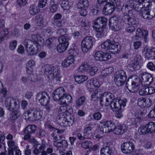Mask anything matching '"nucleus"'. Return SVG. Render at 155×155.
<instances>
[{
    "mask_svg": "<svg viewBox=\"0 0 155 155\" xmlns=\"http://www.w3.org/2000/svg\"><path fill=\"white\" fill-rule=\"evenodd\" d=\"M46 134V133L45 130L42 129L40 130L37 134L38 137L40 138H41L45 137Z\"/></svg>",
    "mask_w": 155,
    "mask_h": 155,
    "instance_id": "63",
    "label": "nucleus"
},
{
    "mask_svg": "<svg viewBox=\"0 0 155 155\" xmlns=\"http://www.w3.org/2000/svg\"><path fill=\"white\" fill-rule=\"evenodd\" d=\"M30 109H29L26 112V113H24L23 115V117L24 119L26 120H28L29 121H31L30 119L29 116H32V114L29 113Z\"/></svg>",
    "mask_w": 155,
    "mask_h": 155,
    "instance_id": "60",
    "label": "nucleus"
},
{
    "mask_svg": "<svg viewBox=\"0 0 155 155\" xmlns=\"http://www.w3.org/2000/svg\"><path fill=\"white\" fill-rule=\"evenodd\" d=\"M92 128V124H88L84 130L83 133L85 136H87V137H88V136L91 134V130Z\"/></svg>",
    "mask_w": 155,
    "mask_h": 155,
    "instance_id": "40",
    "label": "nucleus"
},
{
    "mask_svg": "<svg viewBox=\"0 0 155 155\" xmlns=\"http://www.w3.org/2000/svg\"><path fill=\"white\" fill-rule=\"evenodd\" d=\"M101 61H107L111 58V55L108 53L103 52Z\"/></svg>",
    "mask_w": 155,
    "mask_h": 155,
    "instance_id": "57",
    "label": "nucleus"
},
{
    "mask_svg": "<svg viewBox=\"0 0 155 155\" xmlns=\"http://www.w3.org/2000/svg\"><path fill=\"white\" fill-rule=\"evenodd\" d=\"M35 64V62L33 60L29 61L26 65V69L27 73L30 74L33 71V67Z\"/></svg>",
    "mask_w": 155,
    "mask_h": 155,
    "instance_id": "30",
    "label": "nucleus"
},
{
    "mask_svg": "<svg viewBox=\"0 0 155 155\" xmlns=\"http://www.w3.org/2000/svg\"><path fill=\"white\" fill-rule=\"evenodd\" d=\"M85 98L84 96L79 98L77 101L76 105L77 107H80L85 102Z\"/></svg>",
    "mask_w": 155,
    "mask_h": 155,
    "instance_id": "48",
    "label": "nucleus"
},
{
    "mask_svg": "<svg viewBox=\"0 0 155 155\" xmlns=\"http://www.w3.org/2000/svg\"><path fill=\"white\" fill-rule=\"evenodd\" d=\"M134 149V144L131 142L124 143L122 144L121 146V151L125 154L130 153L133 151Z\"/></svg>",
    "mask_w": 155,
    "mask_h": 155,
    "instance_id": "18",
    "label": "nucleus"
},
{
    "mask_svg": "<svg viewBox=\"0 0 155 155\" xmlns=\"http://www.w3.org/2000/svg\"><path fill=\"white\" fill-rule=\"evenodd\" d=\"M108 20L105 17H99L95 20L93 27L97 31L96 36L97 38H100L104 35V31Z\"/></svg>",
    "mask_w": 155,
    "mask_h": 155,
    "instance_id": "1",
    "label": "nucleus"
},
{
    "mask_svg": "<svg viewBox=\"0 0 155 155\" xmlns=\"http://www.w3.org/2000/svg\"><path fill=\"white\" fill-rule=\"evenodd\" d=\"M93 39L90 36L85 38L81 42V48L83 52L86 53L93 46Z\"/></svg>",
    "mask_w": 155,
    "mask_h": 155,
    "instance_id": "13",
    "label": "nucleus"
},
{
    "mask_svg": "<svg viewBox=\"0 0 155 155\" xmlns=\"http://www.w3.org/2000/svg\"><path fill=\"white\" fill-rule=\"evenodd\" d=\"M149 134L155 133V122H150L147 124Z\"/></svg>",
    "mask_w": 155,
    "mask_h": 155,
    "instance_id": "39",
    "label": "nucleus"
},
{
    "mask_svg": "<svg viewBox=\"0 0 155 155\" xmlns=\"http://www.w3.org/2000/svg\"><path fill=\"white\" fill-rule=\"evenodd\" d=\"M137 23H135V24H129L128 23V22H124L126 23V24L128 25V26L127 27V28H126V30L127 32L128 33H132L133 32H134L135 30V27L134 26L135 25H137L138 22L136 21Z\"/></svg>",
    "mask_w": 155,
    "mask_h": 155,
    "instance_id": "33",
    "label": "nucleus"
},
{
    "mask_svg": "<svg viewBox=\"0 0 155 155\" xmlns=\"http://www.w3.org/2000/svg\"><path fill=\"white\" fill-rule=\"evenodd\" d=\"M112 151L111 147L108 146H105L101 149L100 155H110Z\"/></svg>",
    "mask_w": 155,
    "mask_h": 155,
    "instance_id": "31",
    "label": "nucleus"
},
{
    "mask_svg": "<svg viewBox=\"0 0 155 155\" xmlns=\"http://www.w3.org/2000/svg\"><path fill=\"white\" fill-rule=\"evenodd\" d=\"M127 130V128L124 125H120L116 127L114 124V127L111 131L117 135H119L123 134Z\"/></svg>",
    "mask_w": 155,
    "mask_h": 155,
    "instance_id": "24",
    "label": "nucleus"
},
{
    "mask_svg": "<svg viewBox=\"0 0 155 155\" xmlns=\"http://www.w3.org/2000/svg\"><path fill=\"white\" fill-rule=\"evenodd\" d=\"M49 94L46 92H40L37 94L36 100H38L42 105L45 106L46 109L48 110H50L51 107L49 104Z\"/></svg>",
    "mask_w": 155,
    "mask_h": 155,
    "instance_id": "4",
    "label": "nucleus"
},
{
    "mask_svg": "<svg viewBox=\"0 0 155 155\" xmlns=\"http://www.w3.org/2000/svg\"><path fill=\"white\" fill-rule=\"evenodd\" d=\"M141 79L142 82L144 85H149L153 81V78L152 75L146 72H143L140 74Z\"/></svg>",
    "mask_w": 155,
    "mask_h": 155,
    "instance_id": "17",
    "label": "nucleus"
},
{
    "mask_svg": "<svg viewBox=\"0 0 155 155\" xmlns=\"http://www.w3.org/2000/svg\"><path fill=\"white\" fill-rule=\"evenodd\" d=\"M74 61V56L70 55L67 57L62 63V65L64 67L66 68L73 63Z\"/></svg>",
    "mask_w": 155,
    "mask_h": 155,
    "instance_id": "25",
    "label": "nucleus"
},
{
    "mask_svg": "<svg viewBox=\"0 0 155 155\" xmlns=\"http://www.w3.org/2000/svg\"><path fill=\"white\" fill-rule=\"evenodd\" d=\"M10 114V119L11 121H15L21 115L20 112L18 110H14Z\"/></svg>",
    "mask_w": 155,
    "mask_h": 155,
    "instance_id": "37",
    "label": "nucleus"
},
{
    "mask_svg": "<svg viewBox=\"0 0 155 155\" xmlns=\"http://www.w3.org/2000/svg\"><path fill=\"white\" fill-rule=\"evenodd\" d=\"M35 20L36 21L38 25L41 26L43 25L44 19L42 17L40 16L37 17L35 19Z\"/></svg>",
    "mask_w": 155,
    "mask_h": 155,
    "instance_id": "61",
    "label": "nucleus"
},
{
    "mask_svg": "<svg viewBox=\"0 0 155 155\" xmlns=\"http://www.w3.org/2000/svg\"><path fill=\"white\" fill-rule=\"evenodd\" d=\"M142 16L145 19L150 20L155 15V13L151 12L150 10L146 8H141Z\"/></svg>",
    "mask_w": 155,
    "mask_h": 155,
    "instance_id": "22",
    "label": "nucleus"
},
{
    "mask_svg": "<svg viewBox=\"0 0 155 155\" xmlns=\"http://www.w3.org/2000/svg\"><path fill=\"white\" fill-rule=\"evenodd\" d=\"M109 25L111 29L114 31H118L122 29L124 27V23L119 22Z\"/></svg>",
    "mask_w": 155,
    "mask_h": 155,
    "instance_id": "26",
    "label": "nucleus"
},
{
    "mask_svg": "<svg viewBox=\"0 0 155 155\" xmlns=\"http://www.w3.org/2000/svg\"><path fill=\"white\" fill-rule=\"evenodd\" d=\"M18 101L12 97L6 98L5 101V105L9 111H13L18 106Z\"/></svg>",
    "mask_w": 155,
    "mask_h": 155,
    "instance_id": "14",
    "label": "nucleus"
},
{
    "mask_svg": "<svg viewBox=\"0 0 155 155\" xmlns=\"http://www.w3.org/2000/svg\"><path fill=\"white\" fill-rule=\"evenodd\" d=\"M99 97L98 92L96 91L92 93L91 100L94 101H98Z\"/></svg>",
    "mask_w": 155,
    "mask_h": 155,
    "instance_id": "50",
    "label": "nucleus"
},
{
    "mask_svg": "<svg viewBox=\"0 0 155 155\" xmlns=\"http://www.w3.org/2000/svg\"><path fill=\"white\" fill-rule=\"evenodd\" d=\"M147 90L148 94H152L154 93L155 92V88L154 87L152 86L147 87Z\"/></svg>",
    "mask_w": 155,
    "mask_h": 155,
    "instance_id": "64",
    "label": "nucleus"
},
{
    "mask_svg": "<svg viewBox=\"0 0 155 155\" xmlns=\"http://www.w3.org/2000/svg\"><path fill=\"white\" fill-rule=\"evenodd\" d=\"M68 38L65 36H62L59 37L58 40L59 44H65L69 45Z\"/></svg>",
    "mask_w": 155,
    "mask_h": 155,
    "instance_id": "45",
    "label": "nucleus"
},
{
    "mask_svg": "<svg viewBox=\"0 0 155 155\" xmlns=\"http://www.w3.org/2000/svg\"><path fill=\"white\" fill-rule=\"evenodd\" d=\"M89 70V74L91 76H94L98 70V68L97 67H91Z\"/></svg>",
    "mask_w": 155,
    "mask_h": 155,
    "instance_id": "55",
    "label": "nucleus"
},
{
    "mask_svg": "<svg viewBox=\"0 0 155 155\" xmlns=\"http://www.w3.org/2000/svg\"><path fill=\"white\" fill-rule=\"evenodd\" d=\"M114 127V124L111 121L101 122L99 125L101 131L103 133H107L111 131Z\"/></svg>",
    "mask_w": 155,
    "mask_h": 155,
    "instance_id": "15",
    "label": "nucleus"
},
{
    "mask_svg": "<svg viewBox=\"0 0 155 155\" xmlns=\"http://www.w3.org/2000/svg\"><path fill=\"white\" fill-rule=\"evenodd\" d=\"M126 105V101L120 99L119 98L115 99L114 98L110 104L111 109L113 111L123 110L122 107H124Z\"/></svg>",
    "mask_w": 155,
    "mask_h": 155,
    "instance_id": "11",
    "label": "nucleus"
},
{
    "mask_svg": "<svg viewBox=\"0 0 155 155\" xmlns=\"http://www.w3.org/2000/svg\"><path fill=\"white\" fill-rule=\"evenodd\" d=\"M29 113L32 114V116H29L30 120L31 121H36L40 120L42 117V111L39 109L35 108H30Z\"/></svg>",
    "mask_w": 155,
    "mask_h": 155,
    "instance_id": "16",
    "label": "nucleus"
},
{
    "mask_svg": "<svg viewBox=\"0 0 155 155\" xmlns=\"http://www.w3.org/2000/svg\"><path fill=\"white\" fill-rule=\"evenodd\" d=\"M103 52L99 51L96 52L94 54L95 59L97 61H101Z\"/></svg>",
    "mask_w": 155,
    "mask_h": 155,
    "instance_id": "51",
    "label": "nucleus"
},
{
    "mask_svg": "<svg viewBox=\"0 0 155 155\" xmlns=\"http://www.w3.org/2000/svg\"><path fill=\"white\" fill-rule=\"evenodd\" d=\"M66 92L64 88L62 87H59L54 91L53 94V97L54 100L56 101L59 100L61 101Z\"/></svg>",
    "mask_w": 155,
    "mask_h": 155,
    "instance_id": "19",
    "label": "nucleus"
},
{
    "mask_svg": "<svg viewBox=\"0 0 155 155\" xmlns=\"http://www.w3.org/2000/svg\"><path fill=\"white\" fill-rule=\"evenodd\" d=\"M139 93L140 95L144 96L148 95L147 87L143 86V88L139 91Z\"/></svg>",
    "mask_w": 155,
    "mask_h": 155,
    "instance_id": "56",
    "label": "nucleus"
},
{
    "mask_svg": "<svg viewBox=\"0 0 155 155\" xmlns=\"http://www.w3.org/2000/svg\"><path fill=\"white\" fill-rule=\"evenodd\" d=\"M69 106L67 105H64L61 106L60 107L58 111L60 112V113H61L62 114H61V116H62V115L64 114H68V107Z\"/></svg>",
    "mask_w": 155,
    "mask_h": 155,
    "instance_id": "44",
    "label": "nucleus"
},
{
    "mask_svg": "<svg viewBox=\"0 0 155 155\" xmlns=\"http://www.w3.org/2000/svg\"><path fill=\"white\" fill-rule=\"evenodd\" d=\"M61 6L64 9L68 10L69 9L71 5L69 4L68 1H63L61 4Z\"/></svg>",
    "mask_w": 155,
    "mask_h": 155,
    "instance_id": "47",
    "label": "nucleus"
},
{
    "mask_svg": "<svg viewBox=\"0 0 155 155\" xmlns=\"http://www.w3.org/2000/svg\"><path fill=\"white\" fill-rule=\"evenodd\" d=\"M143 31L140 28L137 29L136 35L132 37V39L133 40L138 39L139 38H142L143 37Z\"/></svg>",
    "mask_w": 155,
    "mask_h": 155,
    "instance_id": "34",
    "label": "nucleus"
},
{
    "mask_svg": "<svg viewBox=\"0 0 155 155\" xmlns=\"http://www.w3.org/2000/svg\"><path fill=\"white\" fill-rule=\"evenodd\" d=\"M40 11L38 7L35 5L30 6L29 9V13L31 15H34L38 13Z\"/></svg>",
    "mask_w": 155,
    "mask_h": 155,
    "instance_id": "38",
    "label": "nucleus"
},
{
    "mask_svg": "<svg viewBox=\"0 0 155 155\" xmlns=\"http://www.w3.org/2000/svg\"><path fill=\"white\" fill-rule=\"evenodd\" d=\"M8 32L7 29H4L3 30L1 31V41L4 40L3 38L8 34Z\"/></svg>",
    "mask_w": 155,
    "mask_h": 155,
    "instance_id": "58",
    "label": "nucleus"
},
{
    "mask_svg": "<svg viewBox=\"0 0 155 155\" xmlns=\"http://www.w3.org/2000/svg\"><path fill=\"white\" fill-rule=\"evenodd\" d=\"M148 131L147 124L141 126L138 130V132L140 134H149Z\"/></svg>",
    "mask_w": 155,
    "mask_h": 155,
    "instance_id": "36",
    "label": "nucleus"
},
{
    "mask_svg": "<svg viewBox=\"0 0 155 155\" xmlns=\"http://www.w3.org/2000/svg\"><path fill=\"white\" fill-rule=\"evenodd\" d=\"M87 79V76L85 75H77L74 77L75 81L78 84L81 83L86 81Z\"/></svg>",
    "mask_w": 155,
    "mask_h": 155,
    "instance_id": "32",
    "label": "nucleus"
},
{
    "mask_svg": "<svg viewBox=\"0 0 155 155\" xmlns=\"http://www.w3.org/2000/svg\"><path fill=\"white\" fill-rule=\"evenodd\" d=\"M8 144L9 147L10 149H17L18 147L15 145V142L13 140H10L8 142Z\"/></svg>",
    "mask_w": 155,
    "mask_h": 155,
    "instance_id": "52",
    "label": "nucleus"
},
{
    "mask_svg": "<svg viewBox=\"0 0 155 155\" xmlns=\"http://www.w3.org/2000/svg\"><path fill=\"white\" fill-rule=\"evenodd\" d=\"M69 45L67 44V43L65 44H59L57 46V50L60 53L64 52L65 51Z\"/></svg>",
    "mask_w": 155,
    "mask_h": 155,
    "instance_id": "35",
    "label": "nucleus"
},
{
    "mask_svg": "<svg viewBox=\"0 0 155 155\" xmlns=\"http://www.w3.org/2000/svg\"><path fill=\"white\" fill-rule=\"evenodd\" d=\"M60 147H67L68 143L66 140L64 139H58Z\"/></svg>",
    "mask_w": 155,
    "mask_h": 155,
    "instance_id": "53",
    "label": "nucleus"
},
{
    "mask_svg": "<svg viewBox=\"0 0 155 155\" xmlns=\"http://www.w3.org/2000/svg\"><path fill=\"white\" fill-rule=\"evenodd\" d=\"M81 145L82 148L86 149L91 148L92 144L91 142L89 141H86L82 142Z\"/></svg>",
    "mask_w": 155,
    "mask_h": 155,
    "instance_id": "42",
    "label": "nucleus"
},
{
    "mask_svg": "<svg viewBox=\"0 0 155 155\" xmlns=\"http://www.w3.org/2000/svg\"><path fill=\"white\" fill-rule=\"evenodd\" d=\"M91 66L87 63L84 62L78 69V71L79 72H86L90 70Z\"/></svg>",
    "mask_w": 155,
    "mask_h": 155,
    "instance_id": "28",
    "label": "nucleus"
},
{
    "mask_svg": "<svg viewBox=\"0 0 155 155\" xmlns=\"http://www.w3.org/2000/svg\"><path fill=\"white\" fill-rule=\"evenodd\" d=\"M115 0H109L103 6L102 12L105 15L112 14L115 10Z\"/></svg>",
    "mask_w": 155,
    "mask_h": 155,
    "instance_id": "12",
    "label": "nucleus"
},
{
    "mask_svg": "<svg viewBox=\"0 0 155 155\" xmlns=\"http://www.w3.org/2000/svg\"><path fill=\"white\" fill-rule=\"evenodd\" d=\"M121 11L123 15L122 17V19L124 22H128L130 24H134L137 23L136 20L134 17L133 18L130 17L132 15L134 9H132L130 5L126 4L123 6Z\"/></svg>",
    "mask_w": 155,
    "mask_h": 155,
    "instance_id": "2",
    "label": "nucleus"
},
{
    "mask_svg": "<svg viewBox=\"0 0 155 155\" xmlns=\"http://www.w3.org/2000/svg\"><path fill=\"white\" fill-rule=\"evenodd\" d=\"M146 67L150 71H155V65L152 62H148L147 64Z\"/></svg>",
    "mask_w": 155,
    "mask_h": 155,
    "instance_id": "49",
    "label": "nucleus"
},
{
    "mask_svg": "<svg viewBox=\"0 0 155 155\" xmlns=\"http://www.w3.org/2000/svg\"><path fill=\"white\" fill-rule=\"evenodd\" d=\"M134 114L135 117L131 118L130 123L133 125H137L141 121L144 114L143 111H139L135 112Z\"/></svg>",
    "mask_w": 155,
    "mask_h": 155,
    "instance_id": "21",
    "label": "nucleus"
},
{
    "mask_svg": "<svg viewBox=\"0 0 155 155\" xmlns=\"http://www.w3.org/2000/svg\"><path fill=\"white\" fill-rule=\"evenodd\" d=\"M32 40L31 41L33 42L34 44H36L38 45V41L40 40L41 38L39 35H33L31 36Z\"/></svg>",
    "mask_w": 155,
    "mask_h": 155,
    "instance_id": "46",
    "label": "nucleus"
},
{
    "mask_svg": "<svg viewBox=\"0 0 155 155\" xmlns=\"http://www.w3.org/2000/svg\"><path fill=\"white\" fill-rule=\"evenodd\" d=\"M45 73L49 79L57 81H61L62 77L60 75V71L57 67L47 65L45 66Z\"/></svg>",
    "mask_w": 155,
    "mask_h": 155,
    "instance_id": "3",
    "label": "nucleus"
},
{
    "mask_svg": "<svg viewBox=\"0 0 155 155\" xmlns=\"http://www.w3.org/2000/svg\"><path fill=\"white\" fill-rule=\"evenodd\" d=\"M89 5L88 0H80L77 4L78 8H87Z\"/></svg>",
    "mask_w": 155,
    "mask_h": 155,
    "instance_id": "29",
    "label": "nucleus"
},
{
    "mask_svg": "<svg viewBox=\"0 0 155 155\" xmlns=\"http://www.w3.org/2000/svg\"><path fill=\"white\" fill-rule=\"evenodd\" d=\"M86 87L88 89H89L90 91H91V90H92L94 88L92 80H89L87 81L86 85Z\"/></svg>",
    "mask_w": 155,
    "mask_h": 155,
    "instance_id": "54",
    "label": "nucleus"
},
{
    "mask_svg": "<svg viewBox=\"0 0 155 155\" xmlns=\"http://www.w3.org/2000/svg\"><path fill=\"white\" fill-rule=\"evenodd\" d=\"M37 128L36 126L35 125H29L25 128L24 133L25 134H30L34 133Z\"/></svg>",
    "mask_w": 155,
    "mask_h": 155,
    "instance_id": "27",
    "label": "nucleus"
},
{
    "mask_svg": "<svg viewBox=\"0 0 155 155\" xmlns=\"http://www.w3.org/2000/svg\"><path fill=\"white\" fill-rule=\"evenodd\" d=\"M127 79L125 72L123 70L117 71L114 75V81L117 86L123 85Z\"/></svg>",
    "mask_w": 155,
    "mask_h": 155,
    "instance_id": "7",
    "label": "nucleus"
},
{
    "mask_svg": "<svg viewBox=\"0 0 155 155\" xmlns=\"http://www.w3.org/2000/svg\"><path fill=\"white\" fill-rule=\"evenodd\" d=\"M127 85L128 83L127 82L126 86L128 90L132 92H135L138 90L141 86L143 85V83L142 82L141 78H140L136 76L132 81L131 84H130L129 89L128 88Z\"/></svg>",
    "mask_w": 155,
    "mask_h": 155,
    "instance_id": "10",
    "label": "nucleus"
},
{
    "mask_svg": "<svg viewBox=\"0 0 155 155\" xmlns=\"http://www.w3.org/2000/svg\"><path fill=\"white\" fill-rule=\"evenodd\" d=\"M57 119L58 123L64 127L70 126L74 124V118L69 113L63 114L62 116H58Z\"/></svg>",
    "mask_w": 155,
    "mask_h": 155,
    "instance_id": "6",
    "label": "nucleus"
},
{
    "mask_svg": "<svg viewBox=\"0 0 155 155\" xmlns=\"http://www.w3.org/2000/svg\"><path fill=\"white\" fill-rule=\"evenodd\" d=\"M102 48L106 50H110L113 54L117 53L119 52L118 43L113 40L107 39L101 44Z\"/></svg>",
    "mask_w": 155,
    "mask_h": 155,
    "instance_id": "5",
    "label": "nucleus"
},
{
    "mask_svg": "<svg viewBox=\"0 0 155 155\" xmlns=\"http://www.w3.org/2000/svg\"><path fill=\"white\" fill-rule=\"evenodd\" d=\"M98 3L96 5V7L97 8V10L99 11L103 8L104 6L106 3L107 0H97Z\"/></svg>",
    "mask_w": 155,
    "mask_h": 155,
    "instance_id": "43",
    "label": "nucleus"
},
{
    "mask_svg": "<svg viewBox=\"0 0 155 155\" xmlns=\"http://www.w3.org/2000/svg\"><path fill=\"white\" fill-rule=\"evenodd\" d=\"M114 98V96L113 94L110 92H106L99 97L100 104L102 106L110 104Z\"/></svg>",
    "mask_w": 155,
    "mask_h": 155,
    "instance_id": "9",
    "label": "nucleus"
},
{
    "mask_svg": "<svg viewBox=\"0 0 155 155\" xmlns=\"http://www.w3.org/2000/svg\"><path fill=\"white\" fill-rule=\"evenodd\" d=\"M24 45L29 55H34L37 53L38 45L34 44L31 40L25 39L24 41Z\"/></svg>",
    "mask_w": 155,
    "mask_h": 155,
    "instance_id": "8",
    "label": "nucleus"
},
{
    "mask_svg": "<svg viewBox=\"0 0 155 155\" xmlns=\"http://www.w3.org/2000/svg\"><path fill=\"white\" fill-rule=\"evenodd\" d=\"M63 97L61 101L63 102L64 104H67L68 103H70L71 102L72 97L70 95L66 94H65Z\"/></svg>",
    "mask_w": 155,
    "mask_h": 155,
    "instance_id": "41",
    "label": "nucleus"
},
{
    "mask_svg": "<svg viewBox=\"0 0 155 155\" xmlns=\"http://www.w3.org/2000/svg\"><path fill=\"white\" fill-rule=\"evenodd\" d=\"M17 45V41L16 40L12 41L10 43L9 45V49L11 50H14Z\"/></svg>",
    "mask_w": 155,
    "mask_h": 155,
    "instance_id": "62",
    "label": "nucleus"
},
{
    "mask_svg": "<svg viewBox=\"0 0 155 155\" xmlns=\"http://www.w3.org/2000/svg\"><path fill=\"white\" fill-rule=\"evenodd\" d=\"M152 103L151 100L149 98L140 97L137 100V104L140 107L150 106Z\"/></svg>",
    "mask_w": 155,
    "mask_h": 155,
    "instance_id": "23",
    "label": "nucleus"
},
{
    "mask_svg": "<svg viewBox=\"0 0 155 155\" xmlns=\"http://www.w3.org/2000/svg\"><path fill=\"white\" fill-rule=\"evenodd\" d=\"M46 147V145L44 144L41 145L38 147L40 152L41 153V155H46L45 151L44 150Z\"/></svg>",
    "mask_w": 155,
    "mask_h": 155,
    "instance_id": "59",
    "label": "nucleus"
},
{
    "mask_svg": "<svg viewBox=\"0 0 155 155\" xmlns=\"http://www.w3.org/2000/svg\"><path fill=\"white\" fill-rule=\"evenodd\" d=\"M145 51V58L147 60H152L155 59V48H150L146 47L144 49Z\"/></svg>",
    "mask_w": 155,
    "mask_h": 155,
    "instance_id": "20",
    "label": "nucleus"
}]
</instances>
